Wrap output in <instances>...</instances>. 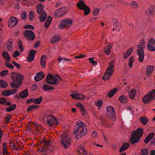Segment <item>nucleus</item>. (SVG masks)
I'll list each match as a JSON object with an SVG mask.
<instances>
[{"label":"nucleus","instance_id":"1","mask_svg":"<svg viewBox=\"0 0 155 155\" xmlns=\"http://www.w3.org/2000/svg\"><path fill=\"white\" fill-rule=\"evenodd\" d=\"M72 143V139L71 137L67 134H64L61 138L60 143L62 147L66 149L70 147Z\"/></svg>","mask_w":155,"mask_h":155},{"label":"nucleus","instance_id":"2","mask_svg":"<svg viewBox=\"0 0 155 155\" xmlns=\"http://www.w3.org/2000/svg\"><path fill=\"white\" fill-rule=\"evenodd\" d=\"M86 127L82 121H79L75 127L74 134L76 137H81L84 134L83 133Z\"/></svg>","mask_w":155,"mask_h":155},{"label":"nucleus","instance_id":"3","mask_svg":"<svg viewBox=\"0 0 155 155\" xmlns=\"http://www.w3.org/2000/svg\"><path fill=\"white\" fill-rule=\"evenodd\" d=\"M145 42L143 40H142L140 42L139 45L137 46V52L138 56V61L140 62L143 61L144 54L143 49L145 48Z\"/></svg>","mask_w":155,"mask_h":155},{"label":"nucleus","instance_id":"4","mask_svg":"<svg viewBox=\"0 0 155 155\" xmlns=\"http://www.w3.org/2000/svg\"><path fill=\"white\" fill-rule=\"evenodd\" d=\"M143 130L141 128L138 129L136 131H133L130 140L131 143L133 144L137 143L143 135Z\"/></svg>","mask_w":155,"mask_h":155},{"label":"nucleus","instance_id":"5","mask_svg":"<svg viewBox=\"0 0 155 155\" xmlns=\"http://www.w3.org/2000/svg\"><path fill=\"white\" fill-rule=\"evenodd\" d=\"M114 61H111L109 63L108 68L104 76H103V78L104 80H108L113 74L114 70Z\"/></svg>","mask_w":155,"mask_h":155},{"label":"nucleus","instance_id":"6","mask_svg":"<svg viewBox=\"0 0 155 155\" xmlns=\"http://www.w3.org/2000/svg\"><path fill=\"white\" fill-rule=\"evenodd\" d=\"M76 5L78 8L81 10H84V14L86 15H88L90 13L91 10L89 7L87 6L83 0H79L77 3Z\"/></svg>","mask_w":155,"mask_h":155},{"label":"nucleus","instance_id":"7","mask_svg":"<svg viewBox=\"0 0 155 155\" xmlns=\"http://www.w3.org/2000/svg\"><path fill=\"white\" fill-rule=\"evenodd\" d=\"M73 22V21L71 19H64L60 22L59 27L61 29H63L67 27L69 28L72 25Z\"/></svg>","mask_w":155,"mask_h":155},{"label":"nucleus","instance_id":"8","mask_svg":"<svg viewBox=\"0 0 155 155\" xmlns=\"http://www.w3.org/2000/svg\"><path fill=\"white\" fill-rule=\"evenodd\" d=\"M11 78L13 81L16 83H21L24 79L23 76L17 72H13L11 75Z\"/></svg>","mask_w":155,"mask_h":155},{"label":"nucleus","instance_id":"9","mask_svg":"<svg viewBox=\"0 0 155 155\" xmlns=\"http://www.w3.org/2000/svg\"><path fill=\"white\" fill-rule=\"evenodd\" d=\"M46 82L48 84L55 85L57 84L59 81L56 77L49 74L47 76Z\"/></svg>","mask_w":155,"mask_h":155},{"label":"nucleus","instance_id":"10","mask_svg":"<svg viewBox=\"0 0 155 155\" xmlns=\"http://www.w3.org/2000/svg\"><path fill=\"white\" fill-rule=\"evenodd\" d=\"M66 13L65 7H63L56 10L53 14L54 18H57L63 16Z\"/></svg>","mask_w":155,"mask_h":155},{"label":"nucleus","instance_id":"11","mask_svg":"<svg viewBox=\"0 0 155 155\" xmlns=\"http://www.w3.org/2000/svg\"><path fill=\"white\" fill-rule=\"evenodd\" d=\"M106 109L107 116L113 119V120H115L116 118L114 108L111 106H108L106 107Z\"/></svg>","mask_w":155,"mask_h":155},{"label":"nucleus","instance_id":"12","mask_svg":"<svg viewBox=\"0 0 155 155\" xmlns=\"http://www.w3.org/2000/svg\"><path fill=\"white\" fill-rule=\"evenodd\" d=\"M47 124L51 127L53 124L57 125L58 124V120L55 117L52 116H49L47 117Z\"/></svg>","mask_w":155,"mask_h":155},{"label":"nucleus","instance_id":"13","mask_svg":"<svg viewBox=\"0 0 155 155\" xmlns=\"http://www.w3.org/2000/svg\"><path fill=\"white\" fill-rule=\"evenodd\" d=\"M147 47V49L151 51H155V39L154 38H151L149 40Z\"/></svg>","mask_w":155,"mask_h":155},{"label":"nucleus","instance_id":"14","mask_svg":"<svg viewBox=\"0 0 155 155\" xmlns=\"http://www.w3.org/2000/svg\"><path fill=\"white\" fill-rule=\"evenodd\" d=\"M18 21V19L16 17L11 16L8 20V25L10 28H13L16 25Z\"/></svg>","mask_w":155,"mask_h":155},{"label":"nucleus","instance_id":"15","mask_svg":"<svg viewBox=\"0 0 155 155\" xmlns=\"http://www.w3.org/2000/svg\"><path fill=\"white\" fill-rule=\"evenodd\" d=\"M24 35L30 40H32L35 38L34 33L31 30H26L24 32Z\"/></svg>","mask_w":155,"mask_h":155},{"label":"nucleus","instance_id":"16","mask_svg":"<svg viewBox=\"0 0 155 155\" xmlns=\"http://www.w3.org/2000/svg\"><path fill=\"white\" fill-rule=\"evenodd\" d=\"M17 89H12L10 90H6L2 92V94L5 96H7L15 94L17 92Z\"/></svg>","mask_w":155,"mask_h":155},{"label":"nucleus","instance_id":"17","mask_svg":"<svg viewBox=\"0 0 155 155\" xmlns=\"http://www.w3.org/2000/svg\"><path fill=\"white\" fill-rule=\"evenodd\" d=\"M150 94L148 93L143 97V103L147 104L151 101L154 100Z\"/></svg>","mask_w":155,"mask_h":155},{"label":"nucleus","instance_id":"18","mask_svg":"<svg viewBox=\"0 0 155 155\" xmlns=\"http://www.w3.org/2000/svg\"><path fill=\"white\" fill-rule=\"evenodd\" d=\"M45 74L41 71L37 73L35 77V80L36 81L41 80L45 76Z\"/></svg>","mask_w":155,"mask_h":155},{"label":"nucleus","instance_id":"19","mask_svg":"<svg viewBox=\"0 0 155 155\" xmlns=\"http://www.w3.org/2000/svg\"><path fill=\"white\" fill-rule=\"evenodd\" d=\"M42 97H39L37 98H31L28 99L27 102H33L34 103L36 104H39L41 103L42 101Z\"/></svg>","mask_w":155,"mask_h":155},{"label":"nucleus","instance_id":"20","mask_svg":"<svg viewBox=\"0 0 155 155\" xmlns=\"http://www.w3.org/2000/svg\"><path fill=\"white\" fill-rule=\"evenodd\" d=\"M70 96L72 98L78 100H82L85 97L84 95L81 94H77L76 93H74V94H71Z\"/></svg>","mask_w":155,"mask_h":155},{"label":"nucleus","instance_id":"21","mask_svg":"<svg viewBox=\"0 0 155 155\" xmlns=\"http://www.w3.org/2000/svg\"><path fill=\"white\" fill-rule=\"evenodd\" d=\"M2 55L3 58L7 61L11 60L10 56L6 51H4L2 53Z\"/></svg>","mask_w":155,"mask_h":155},{"label":"nucleus","instance_id":"22","mask_svg":"<svg viewBox=\"0 0 155 155\" xmlns=\"http://www.w3.org/2000/svg\"><path fill=\"white\" fill-rule=\"evenodd\" d=\"M79 149L80 150L78 151L79 154H82L83 155H88L87 152L86 151L84 146L80 145L79 146Z\"/></svg>","mask_w":155,"mask_h":155},{"label":"nucleus","instance_id":"23","mask_svg":"<svg viewBox=\"0 0 155 155\" xmlns=\"http://www.w3.org/2000/svg\"><path fill=\"white\" fill-rule=\"evenodd\" d=\"M129 144L128 143H125L123 144L122 146L120 148L119 151L120 152H123L126 150L129 147Z\"/></svg>","mask_w":155,"mask_h":155},{"label":"nucleus","instance_id":"24","mask_svg":"<svg viewBox=\"0 0 155 155\" xmlns=\"http://www.w3.org/2000/svg\"><path fill=\"white\" fill-rule=\"evenodd\" d=\"M154 136V134L152 133L148 135L144 140L145 143H148L153 139Z\"/></svg>","mask_w":155,"mask_h":155},{"label":"nucleus","instance_id":"25","mask_svg":"<svg viewBox=\"0 0 155 155\" xmlns=\"http://www.w3.org/2000/svg\"><path fill=\"white\" fill-rule=\"evenodd\" d=\"M76 106L79 108L82 114L84 115L86 114V111L84 106L81 103H78L77 104Z\"/></svg>","mask_w":155,"mask_h":155},{"label":"nucleus","instance_id":"26","mask_svg":"<svg viewBox=\"0 0 155 155\" xmlns=\"http://www.w3.org/2000/svg\"><path fill=\"white\" fill-rule=\"evenodd\" d=\"M154 70L153 67L152 66H148L146 68V75L147 76H150Z\"/></svg>","mask_w":155,"mask_h":155},{"label":"nucleus","instance_id":"27","mask_svg":"<svg viewBox=\"0 0 155 155\" xmlns=\"http://www.w3.org/2000/svg\"><path fill=\"white\" fill-rule=\"evenodd\" d=\"M137 93V91L135 89L131 90L129 92V95L131 99H134Z\"/></svg>","mask_w":155,"mask_h":155},{"label":"nucleus","instance_id":"28","mask_svg":"<svg viewBox=\"0 0 155 155\" xmlns=\"http://www.w3.org/2000/svg\"><path fill=\"white\" fill-rule=\"evenodd\" d=\"M127 97L124 95H121L119 97V101L121 103H126L127 101Z\"/></svg>","mask_w":155,"mask_h":155},{"label":"nucleus","instance_id":"29","mask_svg":"<svg viewBox=\"0 0 155 155\" xmlns=\"http://www.w3.org/2000/svg\"><path fill=\"white\" fill-rule=\"evenodd\" d=\"M133 50V48H130L127 52H124L123 54L124 58H128L132 52Z\"/></svg>","mask_w":155,"mask_h":155},{"label":"nucleus","instance_id":"30","mask_svg":"<svg viewBox=\"0 0 155 155\" xmlns=\"http://www.w3.org/2000/svg\"><path fill=\"white\" fill-rule=\"evenodd\" d=\"M28 95V92L27 90H24L22 91L19 94L20 97L22 98H24L27 97Z\"/></svg>","mask_w":155,"mask_h":155},{"label":"nucleus","instance_id":"31","mask_svg":"<svg viewBox=\"0 0 155 155\" xmlns=\"http://www.w3.org/2000/svg\"><path fill=\"white\" fill-rule=\"evenodd\" d=\"M40 18V21L41 22H43L45 21L47 18L46 13L45 12L41 13Z\"/></svg>","mask_w":155,"mask_h":155},{"label":"nucleus","instance_id":"32","mask_svg":"<svg viewBox=\"0 0 155 155\" xmlns=\"http://www.w3.org/2000/svg\"><path fill=\"white\" fill-rule=\"evenodd\" d=\"M41 66L43 67H45L46 64V56L45 55L42 56L40 61Z\"/></svg>","mask_w":155,"mask_h":155},{"label":"nucleus","instance_id":"33","mask_svg":"<svg viewBox=\"0 0 155 155\" xmlns=\"http://www.w3.org/2000/svg\"><path fill=\"white\" fill-rule=\"evenodd\" d=\"M52 20V17L50 16H48L47 19L45 23V27L46 28H48L49 25L51 24Z\"/></svg>","mask_w":155,"mask_h":155},{"label":"nucleus","instance_id":"34","mask_svg":"<svg viewBox=\"0 0 155 155\" xmlns=\"http://www.w3.org/2000/svg\"><path fill=\"white\" fill-rule=\"evenodd\" d=\"M0 103L5 105H9L11 104L10 103L7 102L6 99L3 98H0Z\"/></svg>","mask_w":155,"mask_h":155},{"label":"nucleus","instance_id":"35","mask_svg":"<svg viewBox=\"0 0 155 155\" xmlns=\"http://www.w3.org/2000/svg\"><path fill=\"white\" fill-rule=\"evenodd\" d=\"M43 89L45 91L49 90H53L54 88L52 86H51L46 84H44L43 86Z\"/></svg>","mask_w":155,"mask_h":155},{"label":"nucleus","instance_id":"36","mask_svg":"<svg viewBox=\"0 0 155 155\" xmlns=\"http://www.w3.org/2000/svg\"><path fill=\"white\" fill-rule=\"evenodd\" d=\"M117 91V88H114L110 91L108 93V96L110 97H112Z\"/></svg>","mask_w":155,"mask_h":155},{"label":"nucleus","instance_id":"37","mask_svg":"<svg viewBox=\"0 0 155 155\" xmlns=\"http://www.w3.org/2000/svg\"><path fill=\"white\" fill-rule=\"evenodd\" d=\"M44 6L41 4H39L37 6V12L38 14H41L43 12H42V10L44 9Z\"/></svg>","mask_w":155,"mask_h":155},{"label":"nucleus","instance_id":"38","mask_svg":"<svg viewBox=\"0 0 155 155\" xmlns=\"http://www.w3.org/2000/svg\"><path fill=\"white\" fill-rule=\"evenodd\" d=\"M148 120L147 118L144 117H142L140 119V122L143 125L146 124Z\"/></svg>","mask_w":155,"mask_h":155},{"label":"nucleus","instance_id":"39","mask_svg":"<svg viewBox=\"0 0 155 155\" xmlns=\"http://www.w3.org/2000/svg\"><path fill=\"white\" fill-rule=\"evenodd\" d=\"M35 126L36 127L35 130L39 133H41V130L42 129V126L38 124H35Z\"/></svg>","mask_w":155,"mask_h":155},{"label":"nucleus","instance_id":"40","mask_svg":"<svg viewBox=\"0 0 155 155\" xmlns=\"http://www.w3.org/2000/svg\"><path fill=\"white\" fill-rule=\"evenodd\" d=\"M100 9L98 8H94L92 11V14L94 16H97L99 15Z\"/></svg>","mask_w":155,"mask_h":155},{"label":"nucleus","instance_id":"41","mask_svg":"<svg viewBox=\"0 0 155 155\" xmlns=\"http://www.w3.org/2000/svg\"><path fill=\"white\" fill-rule=\"evenodd\" d=\"M7 84L3 80H0V87L5 88L7 87Z\"/></svg>","mask_w":155,"mask_h":155},{"label":"nucleus","instance_id":"42","mask_svg":"<svg viewBox=\"0 0 155 155\" xmlns=\"http://www.w3.org/2000/svg\"><path fill=\"white\" fill-rule=\"evenodd\" d=\"M59 40V38L58 36H55L53 37L51 40V42L52 43H54L58 41Z\"/></svg>","mask_w":155,"mask_h":155},{"label":"nucleus","instance_id":"43","mask_svg":"<svg viewBox=\"0 0 155 155\" xmlns=\"http://www.w3.org/2000/svg\"><path fill=\"white\" fill-rule=\"evenodd\" d=\"M103 102L102 100H99L94 103L95 105L100 108L102 106Z\"/></svg>","mask_w":155,"mask_h":155},{"label":"nucleus","instance_id":"44","mask_svg":"<svg viewBox=\"0 0 155 155\" xmlns=\"http://www.w3.org/2000/svg\"><path fill=\"white\" fill-rule=\"evenodd\" d=\"M29 20L32 21L35 17L34 12L33 11H30L28 14Z\"/></svg>","mask_w":155,"mask_h":155},{"label":"nucleus","instance_id":"45","mask_svg":"<svg viewBox=\"0 0 155 155\" xmlns=\"http://www.w3.org/2000/svg\"><path fill=\"white\" fill-rule=\"evenodd\" d=\"M134 60V57L132 56L130 57L129 59V62L128 65L130 68L133 67V64Z\"/></svg>","mask_w":155,"mask_h":155},{"label":"nucleus","instance_id":"46","mask_svg":"<svg viewBox=\"0 0 155 155\" xmlns=\"http://www.w3.org/2000/svg\"><path fill=\"white\" fill-rule=\"evenodd\" d=\"M16 105L14 104L11 106H10L6 109L7 112H10L15 109L16 107Z\"/></svg>","mask_w":155,"mask_h":155},{"label":"nucleus","instance_id":"47","mask_svg":"<svg viewBox=\"0 0 155 155\" xmlns=\"http://www.w3.org/2000/svg\"><path fill=\"white\" fill-rule=\"evenodd\" d=\"M44 144V148H46V147H50L51 146V142L49 140L45 141L43 142Z\"/></svg>","mask_w":155,"mask_h":155},{"label":"nucleus","instance_id":"48","mask_svg":"<svg viewBox=\"0 0 155 155\" xmlns=\"http://www.w3.org/2000/svg\"><path fill=\"white\" fill-rule=\"evenodd\" d=\"M40 151V153L42 154L43 155H47V152H46V150H47L46 148H44L43 149H38Z\"/></svg>","mask_w":155,"mask_h":155},{"label":"nucleus","instance_id":"49","mask_svg":"<svg viewBox=\"0 0 155 155\" xmlns=\"http://www.w3.org/2000/svg\"><path fill=\"white\" fill-rule=\"evenodd\" d=\"M130 5L133 8L135 9L137 8L138 7L137 2L134 1L130 3Z\"/></svg>","mask_w":155,"mask_h":155},{"label":"nucleus","instance_id":"50","mask_svg":"<svg viewBox=\"0 0 155 155\" xmlns=\"http://www.w3.org/2000/svg\"><path fill=\"white\" fill-rule=\"evenodd\" d=\"M148 93L150 94L153 100L155 99V90H153L151 91H149Z\"/></svg>","mask_w":155,"mask_h":155},{"label":"nucleus","instance_id":"51","mask_svg":"<svg viewBox=\"0 0 155 155\" xmlns=\"http://www.w3.org/2000/svg\"><path fill=\"white\" fill-rule=\"evenodd\" d=\"M7 49L8 50L11 51L12 49V42L11 41H10L7 44Z\"/></svg>","mask_w":155,"mask_h":155},{"label":"nucleus","instance_id":"52","mask_svg":"<svg viewBox=\"0 0 155 155\" xmlns=\"http://www.w3.org/2000/svg\"><path fill=\"white\" fill-rule=\"evenodd\" d=\"M148 152L147 149L143 148L141 150V155H147Z\"/></svg>","mask_w":155,"mask_h":155},{"label":"nucleus","instance_id":"53","mask_svg":"<svg viewBox=\"0 0 155 155\" xmlns=\"http://www.w3.org/2000/svg\"><path fill=\"white\" fill-rule=\"evenodd\" d=\"M38 107V106L37 105H32L28 107L27 111H29L34 109Z\"/></svg>","mask_w":155,"mask_h":155},{"label":"nucleus","instance_id":"54","mask_svg":"<svg viewBox=\"0 0 155 155\" xmlns=\"http://www.w3.org/2000/svg\"><path fill=\"white\" fill-rule=\"evenodd\" d=\"M111 46L109 44L107 46V50H105V53L107 55H108L110 53Z\"/></svg>","mask_w":155,"mask_h":155},{"label":"nucleus","instance_id":"55","mask_svg":"<svg viewBox=\"0 0 155 155\" xmlns=\"http://www.w3.org/2000/svg\"><path fill=\"white\" fill-rule=\"evenodd\" d=\"M8 73V70H4L2 71L0 73V76H4L6 75Z\"/></svg>","mask_w":155,"mask_h":155},{"label":"nucleus","instance_id":"56","mask_svg":"<svg viewBox=\"0 0 155 155\" xmlns=\"http://www.w3.org/2000/svg\"><path fill=\"white\" fill-rule=\"evenodd\" d=\"M89 60L90 61V62L93 65H96L97 64V62L96 61H94L93 60V58H89Z\"/></svg>","mask_w":155,"mask_h":155},{"label":"nucleus","instance_id":"57","mask_svg":"<svg viewBox=\"0 0 155 155\" xmlns=\"http://www.w3.org/2000/svg\"><path fill=\"white\" fill-rule=\"evenodd\" d=\"M36 53V51L32 50L30 52L29 55L35 58V54Z\"/></svg>","mask_w":155,"mask_h":155},{"label":"nucleus","instance_id":"58","mask_svg":"<svg viewBox=\"0 0 155 155\" xmlns=\"http://www.w3.org/2000/svg\"><path fill=\"white\" fill-rule=\"evenodd\" d=\"M97 137V135L96 132L94 131L91 134V137L93 138H96Z\"/></svg>","mask_w":155,"mask_h":155},{"label":"nucleus","instance_id":"59","mask_svg":"<svg viewBox=\"0 0 155 155\" xmlns=\"http://www.w3.org/2000/svg\"><path fill=\"white\" fill-rule=\"evenodd\" d=\"M35 59V58L33 57L32 56H31L30 55H29V56L27 58V60L29 62H31L32 61L34 60Z\"/></svg>","mask_w":155,"mask_h":155},{"label":"nucleus","instance_id":"60","mask_svg":"<svg viewBox=\"0 0 155 155\" xmlns=\"http://www.w3.org/2000/svg\"><path fill=\"white\" fill-rule=\"evenodd\" d=\"M19 55V53L17 51H15L13 53V56L15 58Z\"/></svg>","mask_w":155,"mask_h":155},{"label":"nucleus","instance_id":"61","mask_svg":"<svg viewBox=\"0 0 155 155\" xmlns=\"http://www.w3.org/2000/svg\"><path fill=\"white\" fill-rule=\"evenodd\" d=\"M25 29L30 28L32 29H34L35 27L34 26L32 25H27L25 27Z\"/></svg>","mask_w":155,"mask_h":155},{"label":"nucleus","instance_id":"62","mask_svg":"<svg viewBox=\"0 0 155 155\" xmlns=\"http://www.w3.org/2000/svg\"><path fill=\"white\" fill-rule=\"evenodd\" d=\"M154 11V9L153 7L150 8L149 10L147 11V12L149 14H152Z\"/></svg>","mask_w":155,"mask_h":155},{"label":"nucleus","instance_id":"63","mask_svg":"<svg viewBox=\"0 0 155 155\" xmlns=\"http://www.w3.org/2000/svg\"><path fill=\"white\" fill-rule=\"evenodd\" d=\"M21 18L23 19H25L27 18V15L26 13H23L21 15Z\"/></svg>","mask_w":155,"mask_h":155},{"label":"nucleus","instance_id":"64","mask_svg":"<svg viewBox=\"0 0 155 155\" xmlns=\"http://www.w3.org/2000/svg\"><path fill=\"white\" fill-rule=\"evenodd\" d=\"M3 155H8V152L7 150V149H3Z\"/></svg>","mask_w":155,"mask_h":155}]
</instances>
